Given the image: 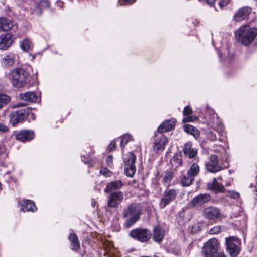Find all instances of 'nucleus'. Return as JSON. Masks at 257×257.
I'll list each match as a JSON object with an SVG mask.
<instances>
[{
	"label": "nucleus",
	"mask_w": 257,
	"mask_h": 257,
	"mask_svg": "<svg viewBox=\"0 0 257 257\" xmlns=\"http://www.w3.org/2000/svg\"><path fill=\"white\" fill-rule=\"evenodd\" d=\"M257 36V28L243 25L235 31L236 41L247 46L251 43Z\"/></svg>",
	"instance_id": "f257e3e1"
},
{
	"label": "nucleus",
	"mask_w": 257,
	"mask_h": 257,
	"mask_svg": "<svg viewBox=\"0 0 257 257\" xmlns=\"http://www.w3.org/2000/svg\"><path fill=\"white\" fill-rule=\"evenodd\" d=\"M141 212L139 204L132 203L124 210L123 217L126 218V226L130 227L139 220Z\"/></svg>",
	"instance_id": "f03ea898"
},
{
	"label": "nucleus",
	"mask_w": 257,
	"mask_h": 257,
	"mask_svg": "<svg viewBox=\"0 0 257 257\" xmlns=\"http://www.w3.org/2000/svg\"><path fill=\"white\" fill-rule=\"evenodd\" d=\"M29 76L28 73L22 68L14 69L11 73V82L15 88H21L26 83V80Z\"/></svg>",
	"instance_id": "7ed1b4c3"
},
{
	"label": "nucleus",
	"mask_w": 257,
	"mask_h": 257,
	"mask_svg": "<svg viewBox=\"0 0 257 257\" xmlns=\"http://www.w3.org/2000/svg\"><path fill=\"white\" fill-rule=\"evenodd\" d=\"M218 245V241L215 238L208 240L203 246V257H216Z\"/></svg>",
	"instance_id": "20e7f679"
},
{
	"label": "nucleus",
	"mask_w": 257,
	"mask_h": 257,
	"mask_svg": "<svg viewBox=\"0 0 257 257\" xmlns=\"http://www.w3.org/2000/svg\"><path fill=\"white\" fill-rule=\"evenodd\" d=\"M135 161L136 156L132 152H130L124 157V172L128 177H133L135 174L136 172Z\"/></svg>",
	"instance_id": "39448f33"
},
{
	"label": "nucleus",
	"mask_w": 257,
	"mask_h": 257,
	"mask_svg": "<svg viewBox=\"0 0 257 257\" xmlns=\"http://www.w3.org/2000/svg\"><path fill=\"white\" fill-rule=\"evenodd\" d=\"M226 249L231 257L237 255L240 251V242L235 237H229L226 238Z\"/></svg>",
	"instance_id": "423d86ee"
},
{
	"label": "nucleus",
	"mask_w": 257,
	"mask_h": 257,
	"mask_svg": "<svg viewBox=\"0 0 257 257\" xmlns=\"http://www.w3.org/2000/svg\"><path fill=\"white\" fill-rule=\"evenodd\" d=\"M207 170L210 172L216 173L222 170V167L219 165L218 157L215 155H211L209 157L208 161L205 164Z\"/></svg>",
	"instance_id": "0eeeda50"
},
{
	"label": "nucleus",
	"mask_w": 257,
	"mask_h": 257,
	"mask_svg": "<svg viewBox=\"0 0 257 257\" xmlns=\"http://www.w3.org/2000/svg\"><path fill=\"white\" fill-rule=\"evenodd\" d=\"M130 235L141 242H145L150 238L151 232L147 229L137 228L132 230Z\"/></svg>",
	"instance_id": "6e6552de"
},
{
	"label": "nucleus",
	"mask_w": 257,
	"mask_h": 257,
	"mask_svg": "<svg viewBox=\"0 0 257 257\" xmlns=\"http://www.w3.org/2000/svg\"><path fill=\"white\" fill-rule=\"evenodd\" d=\"M30 110L29 108L16 111L10 114V121L12 125L14 126L18 123L21 122L29 114Z\"/></svg>",
	"instance_id": "1a4fd4ad"
},
{
	"label": "nucleus",
	"mask_w": 257,
	"mask_h": 257,
	"mask_svg": "<svg viewBox=\"0 0 257 257\" xmlns=\"http://www.w3.org/2000/svg\"><path fill=\"white\" fill-rule=\"evenodd\" d=\"M176 195V191L174 189H171L165 190L160 202V207L162 208L165 207L175 199Z\"/></svg>",
	"instance_id": "9d476101"
},
{
	"label": "nucleus",
	"mask_w": 257,
	"mask_h": 257,
	"mask_svg": "<svg viewBox=\"0 0 257 257\" xmlns=\"http://www.w3.org/2000/svg\"><path fill=\"white\" fill-rule=\"evenodd\" d=\"M123 199V193L120 192L112 193L108 199L107 204L109 207H116Z\"/></svg>",
	"instance_id": "9b49d317"
},
{
	"label": "nucleus",
	"mask_w": 257,
	"mask_h": 257,
	"mask_svg": "<svg viewBox=\"0 0 257 257\" xmlns=\"http://www.w3.org/2000/svg\"><path fill=\"white\" fill-rule=\"evenodd\" d=\"M211 199V196L208 193L200 194L195 196L191 201L193 207L201 206L207 203Z\"/></svg>",
	"instance_id": "f8f14e48"
},
{
	"label": "nucleus",
	"mask_w": 257,
	"mask_h": 257,
	"mask_svg": "<svg viewBox=\"0 0 257 257\" xmlns=\"http://www.w3.org/2000/svg\"><path fill=\"white\" fill-rule=\"evenodd\" d=\"M168 140L167 138L161 135L159 138L156 139L154 143L153 149L156 153H160L162 152L165 145L168 143Z\"/></svg>",
	"instance_id": "ddd939ff"
},
{
	"label": "nucleus",
	"mask_w": 257,
	"mask_h": 257,
	"mask_svg": "<svg viewBox=\"0 0 257 257\" xmlns=\"http://www.w3.org/2000/svg\"><path fill=\"white\" fill-rule=\"evenodd\" d=\"M204 216L211 220H214L220 217V212L219 210L214 207H209L204 209L203 211Z\"/></svg>",
	"instance_id": "4468645a"
},
{
	"label": "nucleus",
	"mask_w": 257,
	"mask_h": 257,
	"mask_svg": "<svg viewBox=\"0 0 257 257\" xmlns=\"http://www.w3.org/2000/svg\"><path fill=\"white\" fill-rule=\"evenodd\" d=\"M13 43L12 35L7 33L0 36V49L5 50L10 47Z\"/></svg>",
	"instance_id": "2eb2a0df"
},
{
	"label": "nucleus",
	"mask_w": 257,
	"mask_h": 257,
	"mask_svg": "<svg viewBox=\"0 0 257 257\" xmlns=\"http://www.w3.org/2000/svg\"><path fill=\"white\" fill-rule=\"evenodd\" d=\"M251 11L252 9L247 6L239 9L234 16L235 20L239 22L246 19Z\"/></svg>",
	"instance_id": "dca6fc26"
},
{
	"label": "nucleus",
	"mask_w": 257,
	"mask_h": 257,
	"mask_svg": "<svg viewBox=\"0 0 257 257\" xmlns=\"http://www.w3.org/2000/svg\"><path fill=\"white\" fill-rule=\"evenodd\" d=\"M34 133L30 131H22L16 135L17 140L21 142H26L33 139Z\"/></svg>",
	"instance_id": "f3484780"
},
{
	"label": "nucleus",
	"mask_w": 257,
	"mask_h": 257,
	"mask_svg": "<svg viewBox=\"0 0 257 257\" xmlns=\"http://www.w3.org/2000/svg\"><path fill=\"white\" fill-rule=\"evenodd\" d=\"M176 124V120L175 119H170L166 120L163 122L158 128V131L162 133L171 130Z\"/></svg>",
	"instance_id": "a211bd4d"
},
{
	"label": "nucleus",
	"mask_w": 257,
	"mask_h": 257,
	"mask_svg": "<svg viewBox=\"0 0 257 257\" xmlns=\"http://www.w3.org/2000/svg\"><path fill=\"white\" fill-rule=\"evenodd\" d=\"M207 187L209 190L216 193L223 192L225 191L224 186L219 183L216 178H214L212 182H208L207 183Z\"/></svg>",
	"instance_id": "6ab92c4d"
},
{
	"label": "nucleus",
	"mask_w": 257,
	"mask_h": 257,
	"mask_svg": "<svg viewBox=\"0 0 257 257\" xmlns=\"http://www.w3.org/2000/svg\"><path fill=\"white\" fill-rule=\"evenodd\" d=\"M13 24L11 20L2 17H0V31H7L13 28Z\"/></svg>",
	"instance_id": "aec40b11"
},
{
	"label": "nucleus",
	"mask_w": 257,
	"mask_h": 257,
	"mask_svg": "<svg viewBox=\"0 0 257 257\" xmlns=\"http://www.w3.org/2000/svg\"><path fill=\"white\" fill-rule=\"evenodd\" d=\"M164 230L159 226H155L153 229V239L158 243L161 242L164 236Z\"/></svg>",
	"instance_id": "412c9836"
},
{
	"label": "nucleus",
	"mask_w": 257,
	"mask_h": 257,
	"mask_svg": "<svg viewBox=\"0 0 257 257\" xmlns=\"http://www.w3.org/2000/svg\"><path fill=\"white\" fill-rule=\"evenodd\" d=\"M19 98L24 101L34 102L37 100V96L35 92H27L21 93L19 95Z\"/></svg>",
	"instance_id": "4be33fe9"
},
{
	"label": "nucleus",
	"mask_w": 257,
	"mask_h": 257,
	"mask_svg": "<svg viewBox=\"0 0 257 257\" xmlns=\"http://www.w3.org/2000/svg\"><path fill=\"white\" fill-rule=\"evenodd\" d=\"M21 207V210L23 212L30 211L33 212L36 210L33 202L30 200H25L22 201Z\"/></svg>",
	"instance_id": "5701e85b"
},
{
	"label": "nucleus",
	"mask_w": 257,
	"mask_h": 257,
	"mask_svg": "<svg viewBox=\"0 0 257 257\" xmlns=\"http://www.w3.org/2000/svg\"><path fill=\"white\" fill-rule=\"evenodd\" d=\"M183 153L188 155L190 158L195 157L197 155V150L191 148V144L190 142L187 143L185 144L183 149Z\"/></svg>",
	"instance_id": "b1692460"
},
{
	"label": "nucleus",
	"mask_w": 257,
	"mask_h": 257,
	"mask_svg": "<svg viewBox=\"0 0 257 257\" xmlns=\"http://www.w3.org/2000/svg\"><path fill=\"white\" fill-rule=\"evenodd\" d=\"M123 185L122 182L120 180H116L111 182L107 185L105 189V191L109 192L113 190L120 189Z\"/></svg>",
	"instance_id": "393cba45"
},
{
	"label": "nucleus",
	"mask_w": 257,
	"mask_h": 257,
	"mask_svg": "<svg viewBox=\"0 0 257 257\" xmlns=\"http://www.w3.org/2000/svg\"><path fill=\"white\" fill-rule=\"evenodd\" d=\"M183 128L185 132L193 136L195 139L199 137V131L193 126L189 124H185L184 125Z\"/></svg>",
	"instance_id": "a878e982"
},
{
	"label": "nucleus",
	"mask_w": 257,
	"mask_h": 257,
	"mask_svg": "<svg viewBox=\"0 0 257 257\" xmlns=\"http://www.w3.org/2000/svg\"><path fill=\"white\" fill-rule=\"evenodd\" d=\"M182 157L178 154H175L170 160L172 168L176 169L182 165Z\"/></svg>",
	"instance_id": "bb28decb"
},
{
	"label": "nucleus",
	"mask_w": 257,
	"mask_h": 257,
	"mask_svg": "<svg viewBox=\"0 0 257 257\" xmlns=\"http://www.w3.org/2000/svg\"><path fill=\"white\" fill-rule=\"evenodd\" d=\"M69 240L71 242L72 249L74 250H77L80 248V243L77 236L75 234H70Z\"/></svg>",
	"instance_id": "cd10ccee"
},
{
	"label": "nucleus",
	"mask_w": 257,
	"mask_h": 257,
	"mask_svg": "<svg viewBox=\"0 0 257 257\" xmlns=\"http://www.w3.org/2000/svg\"><path fill=\"white\" fill-rule=\"evenodd\" d=\"M194 180V177L188 173H187L183 176L181 179V183L184 186H189L191 184Z\"/></svg>",
	"instance_id": "c85d7f7f"
},
{
	"label": "nucleus",
	"mask_w": 257,
	"mask_h": 257,
	"mask_svg": "<svg viewBox=\"0 0 257 257\" xmlns=\"http://www.w3.org/2000/svg\"><path fill=\"white\" fill-rule=\"evenodd\" d=\"M20 47L24 51L29 52L33 48V45L30 40L26 38L22 41Z\"/></svg>",
	"instance_id": "c756f323"
},
{
	"label": "nucleus",
	"mask_w": 257,
	"mask_h": 257,
	"mask_svg": "<svg viewBox=\"0 0 257 257\" xmlns=\"http://www.w3.org/2000/svg\"><path fill=\"white\" fill-rule=\"evenodd\" d=\"M3 64L6 67L12 66L15 62V56L13 54L5 56L2 60Z\"/></svg>",
	"instance_id": "7c9ffc66"
},
{
	"label": "nucleus",
	"mask_w": 257,
	"mask_h": 257,
	"mask_svg": "<svg viewBox=\"0 0 257 257\" xmlns=\"http://www.w3.org/2000/svg\"><path fill=\"white\" fill-rule=\"evenodd\" d=\"M49 6V2L48 0H41L38 4V6L36 8V10L34 11V12L37 15H40L41 13V11L39 10L42 9L47 8Z\"/></svg>",
	"instance_id": "2f4dec72"
},
{
	"label": "nucleus",
	"mask_w": 257,
	"mask_h": 257,
	"mask_svg": "<svg viewBox=\"0 0 257 257\" xmlns=\"http://www.w3.org/2000/svg\"><path fill=\"white\" fill-rule=\"evenodd\" d=\"M199 172V167L198 165L196 163H193L190 169L188 171L187 173L191 175L192 176L195 177Z\"/></svg>",
	"instance_id": "473e14b6"
},
{
	"label": "nucleus",
	"mask_w": 257,
	"mask_h": 257,
	"mask_svg": "<svg viewBox=\"0 0 257 257\" xmlns=\"http://www.w3.org/2000/svg\"><path fill=\"white\" fill-rule=\"evenodd\" d=\"M172 173L171 172L166 173L163 178V182L165 186H168L172 179Z\"/></svg>",
	"instance_id": "72a5a7b5"
},
{
	"label": "nucleus",
	"mask_w": 257,
	"mask_h": 257,
	"mask_svg": "<svg viewBox=\"0 0 257 257\" xmlns=\"http://www.w3.org/2000/svg\"><path fill=\"white\" fill-rule=\"evenodd\" d=\"M121 147L123 149L131 139V137L128 134H125L121 137Z\"/></svg>",
	"instance_id": "f704fd0d"
},
{
	"label": "nucleus",
	"mask_w": 257,
	"mask_h": 257,
	"mask_svg": "<svg viewBox=\"0 0 257 257\" xmlns=\"http://www.w3.org/2000/svg\"><path fill=\"white\" fill-rule=\"evenodd\" d=\"M10 98L8 95L0 93V103L2 107L4 105L8 104L10 101Z\"/></svg>",
	"instance_id": "c9c22d12"
},
{
	"label": "nucleus",
	"mask_w": 257,
	"mask_h": 257,
	"mask_svg": "<svg viewBox=\"0 0 257 257\" xmlns=\"http://www.w3.org/2000/svg\"><path fill=\"white\" fill-rule=\"evenodd\" d=\"M227 196L230 198H232L233 199H238L240 197V194L238 192H235L234 191H227Z\"/></svg>",
	"instance_id": "e433bc0d"
},
{
	"label": "nucleus",
	"mask_w": 257,
	"mask_h": 257,
	"mask_svg": "<svg viewBox=\"0 0 257 257\" xmlns=\"http://www.w3.org/2000/svg\"><path fill=\"white\" fill-rule=\"evenodd\" d=\"M221 227L219 226H214L211 228L209 231L210 234H216L221 232Z\"/></svg>",
	"instance_id": "4c0bfd02"
},
{
	"label": "nucleus",
	"mask_w": 257,
	"mask_h": 257,
	"mask_svg": "<svg viewBox=\"0 0 257 257\" xmlns=\"http://www.w3.org/2000/svg\"><path fill=\"white\" fill-rule=\"evenodd\" d=\"M197 119V117L191 116L190 115L186 116L183 119V122H192L196 120Z\"/></svg>",
	"instance_id": "58836bf2"
},
{
	"label": "nucleus",
	"mask_w": 257,
	"mask_h": 257,
	"mask_svg": "<svg viewBox=\"0 0 257 257\" xmlns=\"http://www.w3.org/2000/svg\"><path fill=\"white\" fill-rule=\"evenodd\" d=\"M192 113V110L189 106H186L183 110V113L184 116L191 115Z\"/></svg>",
	"instance_id": "ea45409f"
},
{
	"label": "nucleus",
	"mask_w": 257,
	"mask_h": 257,
	"mask_svg": "<svg viewBox=\"0 0 257 257\" xmlns=\"http://www.w3.org/2000/svg\"><path fill=\"white\" fill-rule=\"evenodd\" d=\"M230 1V0H219L218 4L220 8H223V7L227 6Z\"/></svg>",
	"instance_id": "a19ab883"
},
{
	"label": "nucleus",
	"mask_w": 257,
	"mask_h": 257,
	"mask_svg": "<svg viewBox=\"0 0 257 257\" xmlns=\"http://www.w3.org/2000/svg\"><path fill=\"white\" fill-rule=\"evenodd\" d=\"M100 172L101 174L106 176H109L111 175V172L105 168H101Z\"/></svg>",
	"instance_id": "79ce46f5"
},
{
	"label": "nucleus",
	"mask_w": 257,
	"mask_h": 257,
	"mask_svg": "<svg viewBox=\"0 0 257 257\" xmlns=\"http://www.w3.org/2000/svg\"><path fill=\"white\" fill-rule=\"evenodd\" d=\"M208 138L210 140H211L212 141H214V140H216V136L215 133L210 131L208 133Z\"/></svg>",
	"instance_id": "37998d69"
},
{
	"label": "nucleus",
	"mask_w": 257,
	"mask_h": 257,
	"mask_svg": "<svg viewBox=\"0 0 257 257\" xmlns=\"http://www.w3.org/2000/svg\"><path fill=\"white\" fill-rule=\"evenodd\" d=\"M106 163L107 165L111 167L113 165L112 164V156H109L106 158Z\"/></svg>",
	"instance_id": "c03bdc74"
},
{
	"label": "nucleus",
	"mask_w": 257,
	"mask_h": 257,
	"mask_svg": "<svg viewBox=\"0 0 257 257\" xmlns=\"http://www.w3.org/2000/svg\"><path fill=\"white\" fill-rule=\"evenodd\" d=\"M116 147V143L114 141H112L108 146V150L109 151L113 150Z\"/></svg>",
	"instance_id": "a18cd8bd"
},
{
	"label": "nucleus",
	"mask_w": 257,
	"mask_h": 257,
	"mask_svg": "<svg viewBox=\"0 0 257 257\" xmlns=\"http://www.w3.org/2000/svg\"><path fill=\"white\" fill-rule=\"evenodd\" d=\"M8 130H9L8 127L7 126L0 123V131L1 132H7L8 131Z\"/></svg>",
	"instance_id": "49530a36"
},
{
	"label": "nucleus",
	"mask_w": 257,
	"mask_h": 257,
	"mask_svg": "<svg viewBox=\"0 0 257 257\" xmlns=\"http://www.w3.org/2000/svg\"><path fill=\"white\" fill-rule=\"evenodd\" d=\"M25 106V104L24 103H18L16 104H15L13 106V108H18V107H21Z\"/></svg>",
	"instance_id": "de8ad7c7"
},
{
	"label": "nucleus",
	"mask_w": 257,
	"mask_h": 257,
	"mask_svg": "<svg viewBox=\"0 0 257 257\" xmlns=\"http://www.w3.org/2000/svg\"><path fill=\"white\" fill-rule=\"evenodd\" d=\"M135 1V0H122V1H119L118 3L120 5H122L121 2H124L125 3H128V4H132L134 3Z\"/></svg>",
	"instance_id": "09e8293b"
},
{
	"label": "nucleus",
	"mask_w": 257,
	"mask_h": 257,
	"mask_svg": "<svg viewBox=\"0 0 257 257\" xmlns=\"http://www.w3.org/2000/svg\"><path fill=\"white\" fill-rule=\"evenodd\" d=\"M223 130V127L221 124H219L217 128V131L219 133H222Z\"/></svg>",
	"instance_id": "8fccbe9b"
},
{
	"label": "nucleus",
	"mask_w": 257,
	"mask_h": 257,
	"mask_svg": "<svg viewBox=\"0 0 257 257\" xmlns=\"http://www.w3.org/2000/svg\"><path fill=\"white\" fill-rule=\"evenodd\" d=\"M29 56L31 58V60H33L35 57V55H32L31 54H29Z\"/></svg>",
	"instance_id": "3c124183"
},
{
	"label": "nucleus",
	"mask_w": 257,
	"mask_h": 257,
	"mask_svg": "<svg viewBox=\"0 0 257 257\" xmlns=\"http://www.w3.org/2000/svg\"><path fill=\"white\" fill-rule=\"evenodd\" d=\"M226 186L230 185V183H227L226 184Z\"/></svg>",
	"instance_id": "603ef678"
},
{
	"label": "nucleus",
	"mask_w": 257,
	"mask_h": 257,
	"mask_svg": "<svg viewBox=\"0 0 257 257\" xmlns=\"http://www.w3.org/2000/svg\"><path fill=\"white\" fill-rule=\"evenodd\" d=\"M3 108V107H2V106L1 103H0V109H1V108Z\"/></svg>",
	"instance_id": "864d4df0"
},
{
	"label": "nucleus",
	"mask_w": 257,
	"mask_h": 257,
	"mask_svg": "<svg viewBox=\"0 0 257 257\" xmlns=\"http://www.w3.org/2000/svg\"><path fill=\"white\" fill-rule=\"evenodd\" d=\"M58 3H62V2L61 1H58L57 2Z\"/></svg>",
	"instance_id": "5fc2aeb1"
}]
</instances>
